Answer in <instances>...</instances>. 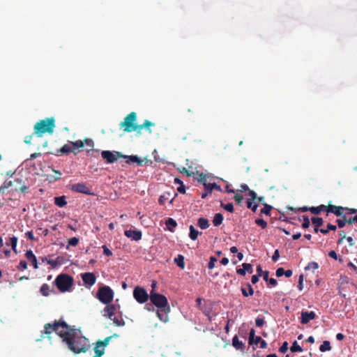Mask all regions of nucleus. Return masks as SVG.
<instances>
[{
  "label": "nucleus",
  "instance_id": "nucleus-13",
  "mask_svg": "<svg viewBox=\"0 0 357 357\" xmlns=\"http://www.w3.org/2000/svg\"><path fill=\"white\" fill-rule=\"evenodd\" d=\"M177 196L176 192H174L173 197H172V193L170 192H165L163 195H160L158 199V202L160 205H165L167 200H169V203L172 204L174 198Z\"/></svg>",
  "mask_w": 357,
  "mask_h": 357
},
{
  "label": "nucleus",
  "instance_id": "nucleus-50",
  "mask_svg": "<svg viewBox=\"0 0 357 357\" xmlns=\"http://www.w3.org/2000/svg\"><path fill=\"white\" fill-rule=\"evenodd\" d=\"M198 181L199 183H201L203 185H204V183H206V184L210 183V182H207V176L204 174H201L199 175V178L198 179Z\"/></svg>",
  "mask_w": 357,
  "mask_h": 357
},
{
  "label": "nucleus",
  "instance_id": "nucleus-26",
  "mask_svg": "<svg viewBox=\"0 0 357 357\" xmlns=\"http://www.w3.org/2000/svg\"><path fill=\"white\" fill-rule=\"evenodd\" d=\"M54 204L59 207L65 206L67 204L66 197L60 196L54 197Z\"/></svg>",
  "mask_w": 357,
  "mask_h": 357
},
{
  "label": "nucleus",
  "instance_id": "nucleus-39",
  "mask_svg": "<svg viewBox=\"0 0 357 357\" xmlns=\"http://www.w3.org/2000/svg\"><path fill=\"white\" fill-rule=\"evenodd\" d=\"M290 350L291 352H301L303 351V349L298 344L296 341H294L292 343L291 347H290Z\"/></svg>",
  "mask_w": 357,
  "mask_h": 357
},
{
  "label": "nucleus",
  "instance_id": "nucleus-53",
  "mask_svg": "<svg viewBox=\"0 0 357 357\" xmlns=\"http://www.w3.org/2000/svg\"><path fill=\"white\" fill-rule=\"evenodd\" d=\"M79 243V238L77 237H73L68 239V245L71 246H76Z\"/></svg>",
  "mask_w": 357,
  "mask_h": 357
},
{
  "label": "nucleus",
  "instance_id": "nucleus-18",
  "mask_svg": "<svg viewBox=\"0 0 357 357\" xmlns=\"http://www.w3.org/2000/svg\"><path fill=\"white\" fill-rule=\"evenodd\" d=\"M232 346L236 349L243 351L245 349V344L242 341L239 340L237 335H234L232 338Z\"/></svg>",
  "mask_w": 357,
  "mask_h": 357
},
{
  "label": "nucleus",
  "instance_id": "nucleus-1",
  "mask_svg": "<svg viewBox=\"0 0 357 357\" xmlns=\"http://www.w3.org/2000/svg\"><path fill=\"white\" fill-rule=\"evenodd\" d=\"M53 332L62 339L69 350L76 354L86 353L91 349L89 340L84 336L79 335L74 326H70L62 320L54 321L53 323H47L44 326V330L41 331L40 339L47 337Z\"/></svg>",
  "mask_w": 357,
  "mask_h": 357
},
{
  "label": "nucleus",
  "instance_id": "nucleus-21",
  "mask_svg": "<svg viewBox=\"0 0 357 357\" xmlns=\"http://www.w3.org/2000/svg\"><path fill=\"white\" fill-rule=\"evenodd\" d=\"M123 158L126 159V163L128 164L137 163V165H142L143 162L142 160L137 155H123Z\"/></svg>",
  "mask_w": 357,
  "mask_h": 357
},
{
  "label": "nucleus",
  "instance_id": "nucleus-60",
  "mask_svg": "<svg viewBox=\"0 0 357 357\" xmlns=\"http://www.w3.org/2000/svg\"><path fill=\"white\" fill-rule=\"evenodd\" d=\"M280 257V252L278 250H275L273 256H272V260L273 261H277Z\"/></svg>",
  "mask_w": 357,
  "mask_h": 357
},
{
  "label": "nucleus",
  "instance_id": "nucleus-7",
  "mask_svg": "<svg viewBox=\"0 0 357 357\" xmlns=\"http://www.w3.org/2000/svg\"><path fill=\"white\" fill-rule=\"evenodd\" d=\"M133 297L139 303L142 304L149 300L150 295L148 294L144 288L137 286L133 290Z\"/></svg>",
  "mask_w": 357,
  "mask_h": 357
},
{
  "label": "nucleus",
  "instance_id": "nucleus-15",
  "mask_svg": "<svg viewBox=\"0 0 357 357\" xmlns=\"http://www.w3.org/2000/svg\"><path fill=\"white\" fill-rule=\"evenodd\" d=\"M169 311L170 307L168 306L167 308H158L156 311V314L160 321L167 322L169 320L168 313Z\"/></svg>",
  "mask_w": 357,
  "mask_h": 357
},
{
  "label": "nucleus",
  "instance_id": "nucleus-37",
  "mask_svg": "<svg viewBox=\"0 0 357 357\" xmlns=\"http://www.w3.org/2000/svg\"><path fill=\"white\" fill-rule=\"evenodd\" d=\"M337 227L335 225L328 223L327 225V229H320V232L322 233L323 234H327L330 230L335 231Z\"/></svg>",
  "mask_w": 357,
  "mask_h": 357
},
{
  "label": "nucleus",
  "instance_id": "nucleus-29",
  "mask_svg": "<svg viewBox=\"0 0 357 357\" xmlns=\"http://www.w3.org/2000/svg\"><path fill=\"white\" fill-rule=\"evenodd\" d=\"M223 215L221 213H216L213 220V224L215 227H218L222 223Z\"/></svg>",
  "mask_w": 357,
  "mask_h": 357
},
{
  "label": "nucleus",
  "instance_id": "nucleus-47",
  "mask_svg": "<svg viewBox=\"0 0 357 357\" xmlns=\"http://www.w3.org/2000/svg\"><path fill=\"white\" fill-rule=\"evenodd\" d=\"M10 245L12 247V249L15 252H16V246H17V238L16 237H13V238H10ZM6 245H9L10 243H6Z\"/></svg>",
  "mask_w": 357,
  "mask_h": 357
},
{
  "label": "nucleus",
  "instance_id": "nucleus-44",
  "mask_svg": "<svg viewBox=\"0 0 357 357\" xmlns=\"http://www.w3.org/2000/svg\"><path fill=\"white\" fill-rule=\"evenodd\" d=\"M303 222L302 224V227L304 229H307L310 227V222L307 215L303 216Z\"/></svg>",
  "mask_w": 357,
  "mask_h": 357
},
{
  "label": "nucleus",
  "instance_id": "nucleus-22",
  "mask_svg": "<svg viewBox=\"0 0 357 357\" xmlns=\"http://www.w3.org/2000/svg\"><path fill=\"white\" fill-rule=\"evenodd\" d=\"M25 256L26 259L31 263L34 268H38V263L36 256L33 255L32 251L28 250L26 251Z\"/></svg>",
  "mask_w": 357,
  "mask_h": 357
},
{
  "label": "nucleus",
  "instance_id": "nucleus-61",
  "mask_svg": "<svg viewBox=\"0 0 357 357\" xmlns=\"http://www.w3.org/2000/svg\"><path fill=\"white\" fill-rule=\"evenodd\" d=\"M344 211H347L349 214H355L357 213V209L344 207Z\"/></svg>",
  "mask_w": 357,
  "mask_h": 357
},
{
  "label": "nucleus",
  "instance_id": "nucleus-54",
  "mask_svg": "<svg viewBox=\"0 0 357 357\" xmlns=\"http://www.w3.org/2000/svg\"><path fill=\"white\" fill-rule=\"evenodd\" d=\"M303 279H304L303 275V274L300 275L299 278H298V289L300 291L303 290Z\"/></svg>",
  "mask_w": 357,
  "mask_h": 357
},
{
  "label": "nucleus",
  "instance_id": "nucleus-23",
  "mask_svg": "<svg viewBox=\"0 0 357 357\" xmlns=\"http://www.w3.org/2000/svg\"><path fill=\"white\" fill-rule=\"evenodd\" d=\"M246 287L247 289L243 287L241 289V291L243 296L248 297L250 296H252L254 294V289L252 287L251 284L250 283H247Z\"/></svg>",
  "mask_w": 357,
  "mask_h": 357
},
{
  "label": "nucleus",
  "instance_id": "nucleus-32",
  "mask_svg": "<svg viewBox=\"0 0 357 357\" xmlns=\"http://www.w3.org/2000/svg\"><path fill=\"white\" fill-rule=\"evenodd\" d=\"M167 227H168V229H169V231H173V229L174 227H176L177 225V223L176 222V220H174L173 218H169L167 220H166V222H165Z\"/></svg>",
  "mask_w": 357,
  "mask_h": 357
},
{
  "label": "nucleus",
  "instance_id": "nucleus-27",
  "mask_svg": "<svg viewBox=\"0 0 357 357\" xmlns=\"http://www.w3.org/2000/svg\"><path fill=\"white\" fill-rule=\"evenodd\" d=\"M197 225L202 229H206L209 227L208 220L205 218H199Z\"/></svg>",
  "mask_w": 357,
  "mask_h": 357
},
{
  "label": "nucleus",
  "instance_id": "nucleus-41",
  "mask_svg": "<svg viewBox=\"0 0 357 357\" xmlns=\"http://www.w3.org/2000/svg\"><path fill=\"white\" fill-rule=\"evenodd\" d=\"M319 268L318 263L315 261L310 262L307 266L305 268V270L308 271L312 269L313 271Z\"/></svg>",
  "mask_w": 357,
  "mask_h": 357
},
{
  "label": "nucleus",
  "instance_id": "nucleus-25",
  "mask_svg": "<svg viewBox=\"0 0 357 357\" xmlns=\"http://www.w3.org/2000/svg\"><path fill=\"white\" fill-rule=\"evenodd\" d=\"M95 355L92 357H102L105 354V349L101 347L98 342L96 343V345L93 348Z\"/></svg>",
  "mask_w": 357,
  "mask_h": 357
},
{
  "label": "nucleus",
  "instance_id": "nucleus-36",
  "mask_svg": "<svg viewBox=\"0 0 357 357\" xmlns=\"http://www.w3.org/2000/svg\"><path fill=\"white\" fill-rule=\"evenodd\" d=\"M342 219H337L336 222L339 228H343L346 223H347V218L345 215L341 216Z\"/></svg>",
  "mask_w": 357,
  "mask_h": 357
},
{
  "label": "nucleus",
  "instance_id": "nucleus-30",
  "mask_svg": "<svg viewBox=\"0 0 357 357\" xmlns=\"http://www.w3.org/2000/svg\"><path fill=\"white\" fill-rule=\"evenodd\" d=\"M199 234H202L201 232H199L198 230L195 229V227L192 226V225H190V234H189V236L190 238L192 240V241H195L197 237H198V235Z\"/></svg>",
  "mask_w": 357,
  "mask_h": 357
},
{
  "label": "nucleus",
  "instance_id": "nucleus-17",
  "mask_svg": "<svg viewBox=\"0 0 357 357\" xmlns=\"http://www.w3.org/2000/svg\"><path fill=\"white\" fill-rule=\"evenodd\" d=\"M84 142H86V145L89 147H93V141L90 139H85L84 141L77 140L75 142H70V143L79 150L84 146Z\"/></svg>",
  "mask_w": 357,
  "mask_h": 357
},
{
  "label": "nucleus",
  "instance_id": "nucleus-58",
  "mask_svg": "<svg viewBox=\"0 0 357 357\" xmlns=\"http://www.w3.org/2000/svg\"><path fill=\"white\" fill-rule=\"evenodd\" d=\"M248 195L249 196L251 197V199L252 201H256L257 198V193L253 191V190H248Z\"/></svg>",
  "mask_w": 357,
  "mask_h": 357
},
{
  "label": "nucleus",
  "instance_id": "nucleus-24",
  "mask_svg": "<svg viewBox=\"0 0 357 357\" xmlns=\"http://www.w3.org/2000/svg\"><path fill=\"white\" fill-rule=\"evenodd\" d=\"M309 211L314 215H318L321 211H326L327 212V206L321 204L316 207L312 206L309 208Z\"/></svg>",
  "mask_w": 357,
  "mask_h": 357
},
{
  "label": "nucleus",
  "instance_id": "nucleus-33",
  "mask_svg": "<svg viewBox=\"0 0 357 357\" xmlns=\"http://www.w3.org/2000/svg\"><path fill=\"white\" fill-rule=\"evenodd\" d=\"M331 349V343L328 340L324 341L322 344H321V346L319 347V350L321 352L330 351Z\"/></svg>",
  "mask_w": 357,
  "mask_h": 357
},
{
  "label": "nucleus",
  "instance_id": "nucleus-9",
  "mask_svg": "<svg viewBox=\"0 0 357 357\" xmlns=\"http://www.w3.org/2000/svg\"><path fill=\"white\" fill-rule=\"evenodd\" d=\"M69 189L73 192L82 193L85 195H92L93 192H91L89 188L84 183H78L69 185Z\"/></svg>",
  "mask_w": 357,
  "mask_h": 357
},
{
  "label": "nucleus",
  "instance_id": "nucleus-63",
  "mask_svg": "<svg viewBox=\"0 0 357 357\" xmlns=\"http://www.w3.org/2000/svg\"><path fill=\"white\" fill-rule=\"evenodd\" d=\"M328 256L335 260L338 259L337 253L334 250H331L328 252Z\"/></svg>",
  "mask_w": 357,
  "mask_h": 357
},
{
  "label": "nucleus",
  "instance_id": "nucleus-64",
  "mask_svg": "<svg viewBox=\"0 0 357 357\" xmlns=\"http://www.w3.org/2000/svg\"><path fill=\"white\" fill-rule=\"evenodd\" d=\"M250 189H249L248 185L243 183V184L241 185V189L239 190V191H241V192H245V191H248Z\"/></svg>",
  "mask_w": 357,
  "mask_h": 357
},
{
  "label": "nucleus",
  "instance_id": "nucleus-35",
  "mask_svg": "<svg viewBox=\"0 0 357 357\" xmlns=\"http://www.w3.org/2000/svg\"><path fill=\"white\" fill-rule=\"evenodd\" d=\"M311 220L315 227H319L324 223L323 219L319 217H312Z\"/></svg>",
  "mask_w": 357,
  "mask_h": 357
},
{
  "label": "nucleus",
  "instance_id": "nucleus-59",
  "mask_svg": "<svg viewBox=\"0 0 357 357\" xmlns=\"http://www.w3.org/2000/svg\"><path fill=\"white\" fill-rule=\"evenodd\" d=\"M284 273V270L283 268H278L276 270L275 275L278 278L282 277Z\"/></svg>",
  "mask_w": 357,
  "mask_h": 357
},
{
  "label": "nucleus",
  "instance_id": "nucleus-42",
  "mask_svg": "<svg viewBox=\"0 0 357 357\" xmlns=\"http://www.w3.org/2000/svg\"><path fill=\"white\" fill-rule=\"evenodd\" d=\"M221 207H222L225 210L230 213H232L234 211V206L233 204L231 203H228L226 204L221 203Z\"/></svg>",
  "mask_w": 357,
  "mask_h": 357
},
{
  "label": "nucleus",
  "instance_id": "nucleus-48",
  "mask_svg": "<svg viewBox=\"0 0 357 357\" xmlns=\"http://www.w3.org/2000/svg\"><path fill=\"white\" fill-rule=\"evenodd\" d=\"M217 261V259L215 257H211L210 261L208 264V268L213 269L215 267V264Z\"/></svg>",
  "mask_w": 357,
  "mask_h": 357
},
{
  "label": "nucleus",
  "instance_id": "nucleus-12",
  "mask_svg": "<svg viewBox=\"0 0 357 357\" xmlns=\"http://www.w3.org/2000/svg\"><path fill=\"white\" fill-rule=\"evenodd\" d=\"M124 234L126 237L135 241H138L142 239V234L140 231L138 230H132V229H128L124 231Z\"/></svg>",
  "mask_w": 357,
  "mask_h": 357
},
{
  "label": "nucleus",
  "instance_id": "nucleus-19",
  "mask_svg": "<svg viewBox=\"0 0 357 357\" xmlns=\"http://www.w3.org/2000/svg\"><path fill=\"white\" fill-rule=\"evenodd\" d=\"M104 316H107L110 319H112L113 316L116 312V307L114 305H107L104 309Z\"/></svg>",
  "mask_w": 357,
  "mask_h": 357
},
{
  "label": "nucleus",
  "instance_id": "nucleus-51",
  "mask_svg": "<svg viewBox=\"0 0 357 357\" xmlns=\"http://www.w3.org/2000/svg\"><path fill=\"white\" fill-rule=\"evenodd\" d=\"M54 173L55 174V176L50 178V182L56 181L61 178V173L59 171L54 170Z\"/></svg>",
  "mask_w": 357,
  "mask_h": 357
},
{
  "label": "nucleus",
  "instance_id": "nucleus-31",
  "mask_svg": "<svg viewBox=\"0 0 357 357\" xmlns=\"http://www.w3.org/2000/svg\"><path fill=\"white\" fill-rule=\"evenodd\" d=\"M119 335L117 334H114L113 335L107 337L103 340H98L97 342L103 348L105 349V347L109 344V342L110 340L114 337H118Z\"/></svg>",
  "mask_w": 357,
  "mask_h": 357
},
{
  "label": "nucleus",
  "instance_id": "nucleus-16",
  "mask_svg": "<svg viewBox=\"0 0 357 357\" xmlns=\"http://www.w3.org/2000/svg\"><path fill=\"white\" fill-rule=\"evenodd\" d=\"M344 207L341 206H335L332 204H328L327 206V213H334L336 216H342L344 215Z\"/></svg>",
  "mask_w": 357,
  "mask_h": 357
},
{
  "label": "nucleus",
  "instance_id": "nucleus-56",
  "mask_svg": "<svg viewBox=\"0 0 357 357\" xmlns=\"http://www.w3.org/2000/svg\"><path fill=\"white\" fill-rule=\"evenodd\" d=\"M112 320H113L114 323L117 326H123L124 324H125L123 319H117V318H115V317L114 318L112 317Z\"/></svg>",
  "mask_w": 357,
  "mask_h": 357
},
{
  "label": "nucleus",
  "instance_id": "nucleus-5",
  "mask_svg": "<svg viewBox=\"0 0 357 357\" xmlns=\"http://www.w3.org/2000/svg\"><path fill=\"white\" fill-rule=\"evenodd\" d=\"M97 298L101 303L107 305L113 300L114 291L108 286L102 287L98 290Z\"/></svg>",
  "mask_w": 357,
  "mask_h": 357
},
{
  "label": "nucleus",
  "instance_id": "nucleus-4",
  "mask_svg": "<svg viewBox=\"0 0 357 357\" xmlns=\"http://www.w3.org/2000/svg\"><path fill=\"white\" fill-rule=\"evenodd\" d=\"M55 284L60 291H68L73 284V278L68 275L61 274L56 277Z\"/></svg>",
  "mask_w": 357,
  "mask_h": 357
},
{
  "label": "nucleus",
  "instance_id": "nucleus-62",
  "mask_svg": "<svg viewBox=\"0 0 357 357\" xmlns=\"http://www.w3.org/2000/svg\"><path fill=\"white\" fill-rule=\"evenodd\" d=\"M243 197L242 195H238V194H236L235 196H234V200L236 201V202L237 204H241V202L243 201Z\"/></svg>",
  "mask_w": 357,
  "mask_h": 357
},
{
  "label": "nucleus",
  "instance_id": "nucleus-38",
  "mask_svg": "<svg viewBox=\"0 0 357 357\" xmlns=\"http://www.w3.org/2000/svg\"><path fill=\"white\" fill-rule=\"evenodd\" d=\"M40 293L44 296H47L50 294V286L47 284H43L40 288Z\"/></svg>",
  "mask_w": 357,
  "mask_h": 357
},
{
  "label": "nucleus",
  "instance_id": "nucleus-3",
  "mask_svg": "<svg viewBox=\"0 0 357 357\" xmlns=\"http://www.w3.org/2000/svg\"><path fill=\"white\" fill-rule=\"evenodd\" d=\"M55 126V119L54 117L41 119L34 125L33 135L41 137L45 133L52 134Z\"/></svg>",
  "mask_w": 357,
  "mask_h": 357
},
{
  "label": "nucleus",
  "instance_id": "nucleus-10",
  "mask_svg": "<svg viewBox=\"0 0 357 357\" xmlns=\"http://www.w3.org/2000/svg\"><path fill=\"white\" fill-rule=\"evenodd\" d=\"M84 284L87 287H92L96 282V276L93 273L87 272L81 275Z\"/></svg>",
  "mask_w": 357,
  "mask_h": 357
},
{
  "label": "nucleus",
  "instance_id": "nucleus-14",
  "mask_svg": "<svg viewBox=\"0 0 357 357\" xmlns=\"http://www.w3.org/2000/svg\"><path fill=\"white\" fill-rule=\"evenodd\" d=\"M316 314L313 311H303L301 312V322L303 324H307L310 321L314 319Z\"/></svg>",
  "mask_w": 357,
  "mask_h": 357
},
{
  "label": "nucleus",
  "instance_id": "nucleus-6",
  "mask_svg": "<svg viewBox=\"0 0 357 357\" xmlns=\"http://www.w3.org/2000/svg\"><path fill=\"white\" fill-rule=\"evenodd\" d=\"M149 298L151 303L158 308H167L169 306L167 298L155 291H151Z\"/></svg>",
  "mask_w": 357,
  "mask_h": 357
},
{
  "label": "nucleus",
  "instance_id": "nucleus-2",
  "mask_svg": "<svg viewBox=\"0 0 357 357\" xmlns=\"http://www.w3.org/2000/svg\"><path fill=\"white\" fill-rule=\"evenodd\" d=\"M137 120V114L135 112H132L128 114L125 118L124 121L120 123V127H124V131L127 132H131L137 131L140 133L143 128H146L149 133L151 134V127L154 126L155 124L149 120H145L142 124L137 125L135 122Z\"/></svg>",
  "mask_w": 357,
  "mask_h": 357
},
{
  "label": "nucleus",
  "instance_id": "nucleus-28",
  "mask_svg": "<svg viewBox=\"0 0 357 357\" xmlns=\"http://www.w3.org/2000/svg\"><path fill=\"white\" fill-rule=\"evenodd\" d=\"M174 262L179 268L182 269L185 268L184 257L182 255H177V257L174 258Z\"/></svg>",
  "mask_w": 357,
  "mask_h": 357
},
{
  "label": "nucleus",
  "instance_id": "nucleus-55",
  "mask_svg": "<svg viewBox=\"0 0 357 357\" xmlns=\"http://www.w3.org/2000/svg\"><path fill=\"white\" fill-rule=\"evenodd\" d=\"M265 321L262 318L257 317L255 319V324L257 327H262L264 324Z\"/></svg>",
  "mask_w": 357,
  "mask_h": 357
},
{
  "label": "nucleus",
  "instance_id": "nucleus-8",
  "mask_svg": "<svg viewBox=\"0 0 357 357\" xmlns=\"http://www.w3.org/2000/svg\"><path fill=\"white\" fill-rule=\"evenodd\" d=\"M101 156L107 163H114L119 158L123 157V155L118 151H102Z\"/></svg>",
  "mask_w": 357,
  "mask_h": 357
},
{
  "label": "nucleus",
  "instance_id": "nucleus-43",
  "mask_svg": "<svg viewBox=\"0 0 357 357\" xmlns=\"http://www.w3.org/2000/svg\"><path fill=\"white\" fill-rule=\"evenodd\" d=\"M255 223L261 227L262 229H265L267 227V222L264 220L263 219H261V218H258L255 220Z\"/></svg>",
  "mask_w": 357,
  "mask_h": 357
},
{
  "label": "nucleus",
  "instance_id": "nucleus-11",
  "mask_svg": "<svg viewBox=\"0 0 357 357\" xmlns=\"http://www.w3.org/2000/svg\"><path fill=\"white\" fill-rule=\"evenodd\" d=\"M205 192L202 194V198L205 199L208 195L211 194L213 190H216L219 192H222V188L219 185L215 183H210L208 184L204 183Z\"/></svg>",
  "mask_w": 357,
  "mask_h": 357
},
{
  "label": "nucleus",
  "instance_id": "nucleus-34",
  "mask_svg": "<svg viewBox=\"0 0 357 357\" xmlns=\"http://www.w3.org/2000/svg\"><path fill=\"white\" fill-rule=\"evenodd\" d=\"M264 204V208L261 209V211L260 213L261 214H265L266 215H271V211L273 208V206H271V205H268V204Z\"/></svg>",
  "mask_w": 357,
  "mask_h": 357
},
{
  "label": "nucleus",
  "instance_id": "nucleus-52",
  "mask_svg": "<svg viewBox=\"0 0 357 357\" xmlns=\"http://www.w3.org/2000/svg\"><path fill=\"white\" fill-rule=\"evenodd\" d=\"M288 342H284L282 344V346L279 349V351L282 354H284L288 350Z\"/></svg>",
  "mask_w": 357,
  "mask_h": 357
},
{
  "label": "nucleus",
  "instance_id": "nucleus-57",
  "mask_svg": "<svg viewBox=\"0 0 357 357\" xmlns=\"http://www.w3.org/2000/svg\"><path fill=\"white\" fill-rule=\"evenodd\" d=\"M102 248H103V253L106 256L110 257L112 255V252L106 245H103Z\"/></svg>",
  "mask_w": 357,
  "mask_h": 357
},
{
  "label": "nucleus",
  "instance_id": "nucleus-49",
  "mask_svg": "<svg viewBox=\"0 0 357 357\" xmlns=\"http://www.w3.org/2000/svg\"><path fill=\"white\" fill-rule=\"evenodd\" d=\"M255 331L253 328H252L250 331V333H249V344H253V341L255 338Z\"/></svg>",
  "mask_w": 357,
  "mask_h": 357
},
{
  "label": "nucleus",
  "instance_id": "nucleus-20",
  "mask_svg": "<svg viewBox=\"0 0 357 357\" xmlns=\"http://www.w3.org/2000/svg\"><path fill=\"white\" fill-rule=\"evenodd\" d=\"M71 146L70 142H68V144H64L61 149H57L56 153H54L56 155H61L63 154H68L71 153Z\"/></svg>",
  "mask_w": 357,
  "mask_h": 357
},
{
  "label": "nucleus",
  "instance_id": "nucleus-45",
  "mask_svg": "<svg viewBox=\"0 0 357 357\" xmlns=\"http://www.w3.org/2000/svg\"><path fill=\"white\" fill-rule=\"evenodd\" d=\"M252 202L253 201L248 199L247 201V207L248 208H250L253 212H256L258 206L257 204H253Z\"/></svg>",
  "mask_w": 357,
  "mask_h": 357
},
{
  "label": "nucleus",
  "instance_id": "nucleus-46",
  "mask_svg": "<svg viewBox=\"0 0 357 357\" xmlns=\"http://www.w3.org/2000/svg\"><path fill=\"white\" fill-rule=\"evenodd\" d=\"M242 266L244 268L245 273L248 272L249 273H252L253 268H252V266L250 264L243 263L242 264Z\"/></svg>",
  "mask_w": 357,
  "mask_h": 357
},
{
  "label": "nucleus",
  "instance_id": "nucleus-40",
  "mask_svg": "<svg viewBox=\"0 0 357 357\" xmlns=\"http://www.w3.org/2000/svg\"><path fill=\"white\" fill-rule=\"evenodd\" d=\"M15 182V180L14 181H9L8 182L6 183H5V188H12L11 190L13 191L15 190L17 191V190H20V191H22V186H20L19 188H13V183Z\"/></svg>",
  "mask_w": 357,
  "mask_h": 357
}]
</instances>
